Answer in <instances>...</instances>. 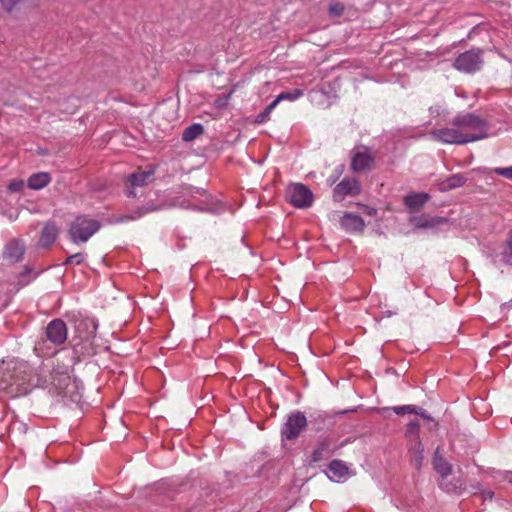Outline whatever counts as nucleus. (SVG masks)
I'll return each instance as SVG.
<instances>
[{"instance_id":"obj_1","label":"nucleus","mask_w":512,"mask_h":512,"mask_svg":"<svg viewBox=\"0 0 512 512\" xmlns=\"http://www.w3.org/2000/svg\"><path fill=\"white\" fill-rule=\"evenodd\" d=\"M486 120L475 113H459L447 127L431 131L434 140L444 144L462 145L488 137Z\"/></svg>"},{"instance_id":"obj_2","label":"nucleus","mask_w":512,"mask_h":512,"mask_svg":"<svg viewBox=\"0 0 512 512\" xmlns=\"http://www.w3.org/2000/svg\"><path fill=\"white\" fill-rule=\"evenodd\" d=\"M101 227L99 221L87 216H78L69 227V237L73 243L88 241Z\"/></svg>"},{"instance_id":"obj_3","label":"nucleus","mask_w":512,"mask_h":512,"mask_svg":"<svg viewBox=\"0 0 512 512\" xmlns=\"http://www.w3.org/2000/svg\"><path fill=\"white\" fill-rule=\"evenodd\" d=\"M483 65L482 51L471 49L460 54L454 61V68L464 73H475Z\"/></svg>"},{"instance_id":"obj_4","label":"nucleus","mask_w":512,"mask_h":512,"mask_svg":"<svg viewBox=\"0 0 512 512\" xmlns=\"http://www.w3.org/2000/svg\"><path fill=\"white\" fill-rule=\"evenodd\" d=\"M307 426V419L302 412L291 413L281 430L282 439L295 440Z\"/></svg>"},{"instance_id":"obj_5","label":"nucleus","mask_w":512,"mask_h":512,"mask_svg":"<svg viewBox=\"0 0 512 512\" xmlns=\"http://www.w3.org/2000/svg\"><path fill=\"white\" fill-rule=\"evenodd\" d=\"M374 160V155L366 146H358L351 151V169L354 172L371 170Z\"/></svg>"},{"instance_id":"obj_6","label":"nucleus","mask_w":512,"mask_h":512,"mask_svg":"<svg viewBox=\"0 0 512 512\" xmlns=\"http://www.w3.org/2000/svg\"><path fill=\"white\" fill-rule=\"evenodd\" d=\"M289 202L297 208H307L313 202L311 190L303 184H292L287 189Z\"/></svg>"},{"instance_id":"obj_7","label":"nucleus","mask_w":512,"mask_h":512,"mask_svg":"<svg viewBox=\"0 0 512 512\" xmlns=\"http://www.w3.org/2000/svg\"><path fill=\"white\" fill-rule=\"evenodd\" d=\"M46 336L53 344L60 345L67 339V327L61 319L52 320L46 327Z\"/></svg>"},{"instance_id":"obj_8","label":"nucleus","mask_w":512,"mask_h":512,"mask_svg":"<svg viewBox=\"0 0 512 512\" xmlns=\"http://www.w3.org/2000/svg\"><path fill=\"white\" fill-rule=\"evenodd\" d=\"M153 175L152 171L145 172V171H138L135 173H132L128 176L126 187H125V194L128 197H135L136 193L134 191L137 187H143L149 183Z\"/></svg>"},{"instance_id":"obj_9","label":"nucleus","mask_w":512,"mask_h":512,"mask_svg":"<svg viewBox=\"0 0 512 512\" xmlns=\"http://www.w3.org/2000/svg\"><path fill=\"white\" fill-rule=\"evenodd\" d=\"M361 186L356 178H344L334 189V195L343 198L360 194Z\"/></svg>"},{"instance_id":"obj_10","label":"nucleus","mask_w":512,"mask_h":512,"mask_svg":"<svg viewBox=\"0 0 512 512\" xmlns=\"http://www.w3.org/2000/svg\"><path fill=\"white\" fill-rule=\"evenodd\" d=\"M423 445L420 439L410 440L408 444V455L411 464L415 469L420 470L423 464Z\"/></svg>"},{"instance_id":"obj_11","label":"nucleus","mask_w":512,"mask_h":512,"mask_svg":"<svg viewBox=\"0 0 512 512\" xmlns=\"http://www.w3.org/2000/svg\"><path fill=\"white\" fill-rule=\"evenodd\" d=\"M24 252V243L21 240L14 239L6 245L4 250V258L11 263H15L22 259Z\"/></svg>"},{"instance_id":"obj_12","label":"nucleus","mask_w":512,"mask_h":512,"mask_svg":"<svg viewBox=\"0 0 512 512\" xmlns=\"http://www.w3.org/2000/svg\"><path fill=\"white\" fill-rule=\"evenodd\" d=\"M58 234H59V229L55 223H53V222L46 223L41 231V234H40L39 245L42 248L51 247L54 244Z\"/></svg>"},{"instance_id":"obj_13","label":"nucleus","mask_w":512,"mask_h":512,"mask_svg":"<svg viewBox=\"0 0 512 512\" xmlns=\"http://www.w3.org/2000/svg\"><path fill=\"white\" fill-rule=\"evenodd\" d=\"M430 199L427 193H410L404 197V204L410 211L420 209Z\"/></svg>"},{"instance_id":"obj_14","label":"nucleus","mask_w":512,"mask_h":512,"mask_svg":"<svg viewBox=\"0 0 512 512\" xmlns=\"http://www.w3.org/2000/svg\"><path fill=\"white\" fill-rule=\"evenodd\" d=\"M341 224L347 231L354 232H361L365 227L364 220L360 216L351 213L343 216Z\"/></svg>"},{"instance_id":"obj_15","label":"nucleus","mask_w":512,"mask_h":512,"mask_svg":"<svg viewBox=\"0 0 512 512\" xmlns=\"http://www.w3.org/2000/svg\"><path fill=\"white\" fill-rule=\"evenodd\" d=\"M51 182V176L47 172H38L32 174L28 180L27 185L32 190H40L46 187Z\"/></svg>"},{"instance_id":"obj_16","label":"nucleus","mask_w":512,"mask_h":512,"mask_svg":"<svg viewBox=\"0 0 512 512\" xmlns=\"http://www.w3.org/2000/svg\"><path fill=\"white\" fill-rule=\"evenodd\" d=\"M329 472L332 476H329L330 479L341 480L348 476L349 468L348 466L341 460H332L328 466Z\"/></svg>"},{"instance_id":"obj_17","label":"nucleus","mask_w":512,"mask_h":512,"mask_svg":"<svg viewBox=\"0 0 512 512\" xmlns=\"http://www.w3.org/2000/svg\"><path fill=\"white\" fill-rule=\"evenodd\" d=\"M433 467L442 477H447L452 472V466L439 454L438 448L434 453Z\"/></svg>"},{"instance_id":"obj_18","label":"nucleus","mask_w":512,"mask_h":512,"mask_svg":"<svg viewBox=\"0 0 512 512\" xmlns=\"http://www.w3.org/2000/svg\"><path fill=\"white\" fill-rule=\"evenodd\" d=\"M330 446H331V443L327 439L322 440L318 444L316 449L313 451L311 460L313 462H320V461L326 459L330 455Z\"/></svg>"},{"instance_id":"obj_19","label":"nucleus","mask_w":512,"mask_h":512,"mask_svg":"<svg viewBox=\"0 0 512 512\" xmlns=\"http://www.w3.org/2000/svg\"><path fill=\"white\" fill-rule=\"evenodd\" d=\"M204 133V127L202 124L195 123L187 127L182 134V140L190 142L195 140L197 137Z\"/></svg>"},{"instance_id":"obj_20","label":"nucleus","mask_w":512,"mask_h":512,"mask_svg":"<svg viewBox=\"0 0 512 512\" xmlns=\"http://www.w3.org/2000/svg\"><path fill=\"white\" fill-rule=\"evenodd\" d=\"M467 181V178L463 174H454L448 177L444 182V189H454L463 186Z\"/></svg>"},{"instance_id":"obj_21","label":"nucleus","mask_w":512,"mask_h":512,"mask_svg":"<svg viewBox=\"0 0 512 512\" xmlns=\"http://www.w3.org/2000/svg\"><path fill=\"white\" fill-rule=\"evenodd\" d=\"M503 258L506 263L512 265V230L509 232L507 240L505 242Z\"/></svg>"},{"instance_id":"obj_22","label":"nucleus","mask_w":512,"mask_h":512,"mask_svg":"<svg viewBox=\"0 0 512 512\" xmlns=\"http://www.w3.org/2000/svg\"><path fill=\"white\" fill-rule=\"evenodd\" d=\"M445 221L446 220L444 218L434 217V218H431L428 220H420L416 224V226H417V228H432V227H435L436 225L444 223Z\"/></svg>"},{"instance_id":"obj_23","label":"nucleus","mask_w":512,"mask_h":512,"mask_svg":"<svg viewBox=\"0 0 512 512\" xmlns=\"http://www.w3.org/2000/svg\"><path fill=\"white\" fill-rule=\"evenodd\" d=\"M27 426L25 423L20 421H15L9 426V434L18 436L22 433H26Z\"/></svg>"},{"instance_id":"obj_24","label":"nucleus","mask_w":512,"mask_h":512,"mask_svg":"<svg viewBox=\"0 0 512 512\" xmlns=\"http://www.w3.org/2000/svg\"><path fill=\"white\" fill-rule=\"evenodd\" d=\"M419 428L420 424L418 421H411L408 424L406 435L410 438V440H414L415 438H419Z\"/></svg>"},{"instance_id":"obj_25","label":"nucleus","mask_w":512,"mask_h":512,"mask_svg":"<svg viewBox=\"0 0 512 512\" xmlns=\"http://www.w3.org/2000/svg\"><path fill=\"white\" fill-rule=\"evenodd\" d=\"M345 7L340 2H332L329 5V14L334 17H340L343 15Z\"/></svg>"},{"instance_id":"obj_26","label":"nucleus","mask_w":512,"mask_h":512,"mask_svg":"<svg viewBox=\"0 0 512 512\" xmlns=\"http://www.w3.org/2000/svg\"><path fill=\"white\" fill-rule=\"evenodd\" d=\"M86 255L83 253H75L66 258L63 262L64 265L75 264L80 265L84 262Z\"/></svg>"},{"instance_id":"obj_27","label":"nucleus","mask_w":512,"mask_h":512,"mask_svg":"<svg viewBox=\"0 0 512 512\" xmlns=\"http://www.w3.org/2000/svg\"><path fill=\"white\" fill-rule=\"evenodd\" d=\"M302 95H303L302 90L295 89L292 92H282L281 94H279V99L293 101V100H296V99L302 97Z\"/></svg>"},{"instance_id":"obj_28","label":"nucleus","mask_w":512,"mask_h":512,"mask_svg":"<svg viewBox=\"0 0 512 512\" xmlns=\"http://www.w3.org/2000/svg\"><path fill=\"white\" fill-rule=\"evenodd\" d=\"M13 385H16L15 392L17 394H26L29 391V384H26L23 380H20L18 377L14 380L13 383L10 384L12 387Z\"/></svg>"},{"instance_id":"obj_29","label":"nucleus","mask_w":512,"mask_h":512,"mask_svg":"<svg viewBox=\"0 0 512 512\" xmlns=\"http://www.w3.org/2000/svg\"><path fill=\"white\" fill-rule=\"evenodd\" d=\"M393 411L397 415H404L406 413L417 412V407H415L413 405H403V406L393 407Z\"/></svg>"},{"instance_id":"obj_30","label":"nucleus","mask_w":512,"mask_h":512,"mask_svg":"<svg viewBox=\"0 0 512 512\" xmlns=\"http://www.w3.org/2000/svg\"><path fill=\"white\" fill-rule=\"evenodd\" d=\"M155 210H157V208H154V207H144V208H141L138 211H136L135 215H128V216H126V218L129 219V220H135V219H138V218L146 215L147 213L155 211Z\"/></svg>"},{"instance_id":"obj_31","label":"nucleus","mask_w":512,"mask_h":512,"mask_svg":"<svg viewBox=\"0 0 512 512\" xmlns=\"http://www.w3.org/2000/svg\"><path fill=\"white\" fill-rule=\"evenodd\" d=\"M24 187V181L21 179H13L8 184V190L11 192H20Z\"/></svg>"},{"instance_id":"obj_32","label":"nucleus","mask_w":512,"mask_h":512,"mask_svg":"<svg viewBox=\"0 0 512 512\" xmlns=\"http://www.w3.org/2000/svg\"><path fill=\"white\" fill-rule=\"evenodd\" d=\"M494 172L497 175L503 176V177L508 178V179H512V166L505 167V168L498 167V168L494 169Z\"/></svg>"},{"instance_id":"obj_33","label":"nucleus","mask_w":512,"mask_h":512,"mask_svg":"<svg viewBox=\"0 0 512 512\" xmlns=\"http://www.w3.org/2000/svg\"><path fill=\"white\" fill-rule=\"evenodd\" d=\"M281 100L279 99V95L277 96V98L272 101L265 109H266V114H270L272 112V110L278 105V103L280 102Z\"/></svg>"},{"instance_id":"obj_34","label":"nucleus","mask_w":512,"mask_h":512,"mask_svg":"<svg viewBox=\"0 0 512 512\" xmlns=\"http://www.w3.org/2000/svg\"><path fill=\"white\" fill-rule=\"evenodd\" d=\"M269 115H270V114H266V109H265L262 113H260V114L258 115V117H257V118H258L257 122H258V123H263V122H265L266 120H268Z\"/></svg>"},{"instance_id":"obj_35","label":"nucleus","mask_w":512,"mask_h":512,"mask_svg":"<svg viewBox=\"0 0 512 512\" xmlns=\"http://www.w3.org/2000/svg\"><path fill=\"white\" fill-rule=\"evenodd\" d=\"M413 413H414V414H416V415H419V416L423 417L424 419L431 420V417H430V416H428V415L425 413L424 409H422V408H417V412H413Z\"/></svg>"},{"instance_id":"obj_36","label":"nucleus","mask_w":512,"mask_h":512,"mask_svg":"<svg viewBox=\"0 0 512 512\" xmlns=\"http://www.w3.org/2000/svg\"><path fill=\"white\" fill-rule=\"evenodd\" d=\"M376 212H377V211H376V209H374V208H368V211H367V213H368L370 216H374V215H376Z\"/></svg>"}]
</instances>
